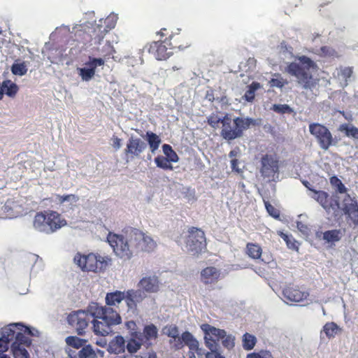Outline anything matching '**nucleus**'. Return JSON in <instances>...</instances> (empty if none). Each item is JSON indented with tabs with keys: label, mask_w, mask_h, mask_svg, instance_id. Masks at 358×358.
I'll return each mask as SVG.
<instances>
[{
	"label": "nucleus",
	"mask_w": 358,
	"mask_h": 358,
	"mask_svg": "<svg viewBox=\"0 0 358 358\" xmlns=\"http://www.w3.org/2000/svg\"><path fill=\"white\" fill-rule=\"evenodd\" d=\"M107 241L115 255L124 260H129L134 253L152 251L156 247L151 237L137 229H131L127 238L122 235L109 233Z\"/></svg>",
	"instance_id": "1"
},
{
	"label": "nucleus",
	"mask_w": 358,
	"mask_h": 358,
	"mask_svg": "<svg viewBox=\"0 0 358 358\" xmlns=\"http://www.w3.org/2000/svg\"><path fill=\"white\" fill-rule=\"evenodd\" d=\"M207 122L214 129L217 128L219 124L222 123L221 136L228 141L241 137L244 130L250 128L252 124H255L254 120L251 118L237 117L232 120L228 115H226L222 119L214 113L209 115Z\"/></svg>",
	"instance_id": "2"
},
{
	"label": "nucleus",
	"mask_w": 358,
	"mask_h": 358,
	"mask_svg": "<svg viewBox=\"0 0 358 358\" xmlns=\"http://www.w3.org/2000/svg\"><path fill=\"white\" fill-rule=\"evenodd\" d=\"M93 320V331L96 335L107 336L113 332V327L121 323L120 314L110 307L100 306L92 303L88 307Z\"/></svg>",
	"instance_id": "3"
},
{
	"label": "nucleus",
	"mask_w": 358,
	"mask_h": 358,
	"mask_svg": "<svg viewBox=\"0 0 358 358\" xmlns=\"http://www.w3.org/2000/svg\"><path fill=\"white\" fill-rule=\"evenodd\" d=\"M301 65L292 62L287 67V71L289 74L296 78L297 83L304 90L315 88L319 85L320 80L314 78L309 73V69L315 64L314 62L306 56H301L299 58Z\"/></svg>",
	"instance_id": "4"
},
{
	"label": "nucleus",
	"mask_w": 358,
	"mask_h": 358,
	"mask_svg": "<svg viewBox=\"0 0 358 358\" xmlns=\"http://www.w3.org/2000/svg\"><path fill=\"white\" fill-rule=\"evenodd\" d=\"M67 224L66 220L57 211L47 210L36 213L33 221L34 229L42 233H55Z\"/></svg>",
	"instance_id": "5"
},
{
	"label": "nucleus",
	"mask_w": 358,
	"mask_h": 358,
	"mask_svg": "<svg viewBox=\"0 0 358 358\" xmlns=\"http://www.w3.org/2000/svg\"><path fill=\"white\" fill-rule=\"evenodd\" d=\"M74 262L84 271L100 273L111 264L112 259L108 256L103 257L94 253L86 255L77 253L74 257Z\"/></svg>",
	"instance_id": "6"
},
{
	"label": "nucleus",
	"mask_w": 358,
	"mask_h": 358,
	"mask_svg": "<svg viewBox=\"0 0 358 358\" xmlns=\"http://www.w3.org/2000/svg\"><path fill=\"white\" fill-rule=\"evenodd\" d=\"M186 241L188 251L196 257L205 252L207 250V243L204 231L199 228L192 227L189 229Z\"/></svg>",
	"instance_id": "7"
},
{
	"label": "nucleus",
	"mask_w": 358,
	"mask_h": 358,
	"mask_svg": "<svg viewBox=\"0 0 358 358\" xmlns=\"http://www.w3.org/2000/svg\"><path fill=\"white\" fill-rule=\"evenodd\" d=\"M309 131L316 138L320 148L323 150H329L331 146L336 145L337 143L334 139L329 129L322 124H310Z\"/></svg>",
	"instance_id": "8"
},
{
	"label": "nucleus",
	"mask_w": 358,
	"mask_h": 358,
	"mask_svg": "<svg viewBox=\"0 0 358 358\" xmlns=\"http://www.w3.org/2000/svg\"><path fill=\"white\" fill-rule=\"evenodd\" d=\"M91 317H92L91 313L78 310L70 313L67 317V321L69 324L76 329L78 335L83 336Z\"/></svg>",
	"instance_id": "9"
},
{
	"label": "nucleus",
	"mask_w": 358,
	"mask_h": 358,
	"mask_svg": "<svg viewBox=\"0 0 358 358\" xmlns=\"http://www.w3.org/2000/svg\"><path fill=\"white\" fill-rule=\"evenodd\" d=\"M311 192L314 193L312 197L316 200L327 213L333 211L334 217L338 216L340 203L337 199L329 196L327 192L322 190L311 189Z\"/></svg>",
	"instance_id": "10"
},
{
	"label": "nucleus",
	"mask_w": 358,
	"mask_h": 358,
	"mask_svg": "<svg viewBox=\"0 0 358 358\" xmlns=\"http://www.w3.org/2000/svg\"><path fill=\"white\" fill-rule=\"evenodd\" d=\"M169 40L166 38L163 41H153L145 46L149 53L154 55L156 59L159 61L166 60L173 54V50H170Z\"/></svg>",
	"instance_id": "11"
},
{
	"label": "nucleus",
	"mask_w": 358,
	"mask_h": 358,
	"mask_svg": "<svg viewBox=\"0 0 358 358\" xmlns=\"http://www.w3.org/2000/svg\"><path fill=\"white\" fill-rule=\"evenodd\" d=\"M75 41L83 45H99L102 41L94 24L87 29H78L74 34Z\"/></svg>",
	"instance_id": "12"
},
{
	"label": "nucleus",
	"mask_w": 358,
	"mask_h": 358,
	"mask_svg": "<svg viewBox=\"0 0 358 358\" xmlns=\"http://www.w3.org/2000/svg\"><path fill=\"white\" fill-rule=\"evenodd\" d=\"M205 330V336L209 337L213 341H215L219 345V341L222 340L224 347L231 349L234 346V338L231 335H227L224 329H217L209 324L206 325Z\"/></svg>",
	"instance_id": "13"
},
{
	"label": "nucleus",
	"mask_w": 358,
	"mask_h": 358,
	"mask_svg": "<svg viewBox=\"0 0 358 358\" xmlns=\"http://www.w3.org/2000/svg\"><path fill=\"white\" fill-rule=\"evenodd\" d=\"M260 173L264 178L273 179L279 173V160L275 155L266 154L261 159Z\"/></svg>",
	"instance_id": "14"
},
{
	"label": "nucleus",
	"mask_w": 358,
	"mask_h": 358,
	"mask_svg": "<svg viewBox=\"0 0 358 358\" xmlns=\"http://www.w3.org/2000/svg\"><path fill=\"white\" fill-rule=\"evenodd\" d=\"M145 148L146 144L141 138L130 137L124 150L126 161L128 162L129 160L138 157Z\"/></svg>",
	"instance_id": "15"
},
{
	"label": "nucleus",
	"mask_w": 358,
	"mask_h": 358,
	"mask_svg": "<svg viewBox=\"0 0 358 358\" xmlns=\"http://www.w3.org/2000/svg\"><path fill=\"white\" fill-rule=\"evenodd\" d=\"M85 65L87 67L78 69V74L83 81H89L94 76L96 67L104 65V59L89 57Z\"/></svg>",
	"instance_id": "16"
},
{
	"label": "nucleus",
	"mask_w": 358,
	"mask_h": 358,
	"mask_svg": "<svg viewBox=\"0 0 358 358\" xmlns=\"http://www.w3.org/2000/svg\"><path fill=\"white\" fill-rule=\"evenodd\" d=\"M282 294L287 300L296 303L306 300L310 296L307 290H302L299 286L291 284L284 288Z\"/></svg>",
	"instance_id": "17"
},
{
	"label": "nucleus",
	"mask_w": 358,
	"mask_h": 358,
	"mask_svg": "<svg viewBox=\"0 0 358 358\" xmlns=\"http://www.w3.org/2000/svg\"><path fill=\"white\" fill-rule=\"evenodd\" d=\"M183 339L185 345L189 348L188 357L189 358H202L203 355L206 356L205 351L199 348V344L197 340L189 331L183 332Z\"/></svg>",
	"instance_id": "18"
},
{
	"label": "nucleus",
	"mask_w": 358,
	"mask_h": 358,
	"mask_svg": "<svg viewBox=\"0 0 358 358\" xmlns=\"http://www.w3.org/2000/svg\"><path fill=\"white\" fill-rule=\"evenodd\" d=\"M117 16L115 14H110L106 18H101L98 23L95 22L94 26L98 32L101 41H103L106 34L111 29L115 28Z\"/></svg>",
	"instance_id": "19"
},
{
	"label": "nucleus",
	"mask_w": 358,
	"mask_h": 358,
	"mask_svg": "<svg viewBox=\"0 0 358 358\" xmlns=\"http://www.w3.org/2000/svg\"><path fill=\"white\" fill-rule=\"evenodd\" d=\"M137 335L139 336L141 341L143 342V345L148 348L156 341L158 337V329L155 324H150L145 325L143 332H139Z\"/></svg>",
	"instance_id": "20"
},
{
	"label": "nucleus",
	"mask_w": 358,
	"mask_h": 358,
	"mask_svg": "<svg viewBox=\"0 0 358 358\" xmlns=\"http://www.w3.org/2000/svg\"><path fill=\"white\" fill-rule=\"evenodd\" d=\"M169 40V45H171L170 50H183L191 45V42L188 38L180 32L171 34L166 38Z\"/></svg>",
	"instance_id": "21"
},
{
	"label": "nucleus",
	"mask_w": 358,
	"mask_h": 358,
	"mask_svg": "<svg viewBox=\"0 0 358 358\" xmlns=\"http://www.w3.org/2000/svg\"><path fill=\"white\" fill-rule=\"evenodd\" d=\"M221 278V271L215 266H207L200 273V280L205 285H215Z\"/></svg>",
	"instance_id": "22"
},
{
	"label": "nucleus",
	"mask_w": 358,
	"mask_h": 358,
	"mask_svg": "<svg viewBox=\"0 0 358 358\" xmlns=\"http://www.w3.org/2000/svg\"><path fill=\"white\" fill-rule=\"evenodd\" d=\"M343 210L355 224H358V203L349 194H347L343 199Z\"/></svg>",
	"instance_id": "23"
},
{
	"label": "nucleus",
	"mask_w": 358,
	"mask_h": 358,
	"mask_svg": "<svg viewBox=\"0 0 358 358\" xmlns=\"http://www.w3.org/2000/svg\"><path fill=\"white\" fill-rule=\"evenodd\" d=\"M20 324H10L1 329L0 337V352H6L8 348V344L15 336V328Z\"/></svg>",
	"instance_id": "24"
},
{
	"label": "nucleus",
	"mask_w": 358,
	"mask_h": 358,
	"mask_svg": "<svg viewBox=\"0 0 358 358\" xmlns=\"http://www.w3.org/2000/svg\"><path fill=\"white\" fill-rule=\"evenodd\" d=\"M343 236V233L341 229H331L327 230L324 232L317 231L316 237L320 239H323L326 243L334 244L338 242Z\"/></svg>",
	"instance_id": "25"
},
{
	"label": "nucleus",
	"mask_w": 358,
	"mask_h": 358,
	"mask_svg": "<svg viewBox=\"0 0 358 358\" xmlns=\"http://www.w3.org/2000/svg\"><path fill=\"white\" fill-rule=\"evenodd\" d=\"M138 286L147 292H156L159 290V280L156 276L145 277L140 280Z\"/></svg>",
	"instance_id": "26"
},
{
	"label": "nucleus",
	"mask_w": 358,
	"mask_h": 358,
	"mask_svg": "<svg viewBox=\"0 0 358 358\" xmlns=\"http://www.w3.org/2000/svg\"><path fill=\"white\" fill-rule=\"evenodd\" d=\"M109 348L111 352L120 354L124 352L125 340L122 336H115L109 343Z\"/></svg>",
	"instance_id": "27"
},
{
	"label": "nucleus",
	"mask_w": 358,
	"mask_h": 358,
	"mask_svg": "<svg viewBox=\"0 0 358 358\" xmlns=\"http://www.w3.org/2000/svg\"><path fill=\"white\" fill-rule=\"evenodd\" d=\"M205 343L207 348L210 350L206 354V358H224L218 351V345L213 341L209 337H204Z\"/></svg>",
	"instance_id": "28"
},
{
	"label": "nucleus",
	"mask_w": 358,
	"mask_h": 358,
	"mask_svg": "<svg viewBox=\"0 0 358 358\" xmlns=\"http://www.w3.org/2000/svg\"><path fill=\"white\" fill-rule=\"evenodd\" d=\"M341 329L334 322H327L324 326L321 334L324 333L325 336L331 339L336 336L339 332L341 331Z\"/></svg>",
	"instance_id": "29"
},
{
	"label": "nucleus",
	"mask_w": 358,
	"mask_h": 358,
	"mask_svg": "<svg viewBox=\"0 0 358 358\" xmlns=\"http://www.w3.org/2000/svg\"><path fill=\"white\" fill-rule=\"evenodd\" d=\"M125 296V292L121 291H115L107 293L106 296V303L108 306H115L120 303Z\"/></svg>",
	"instance_id": "30"
},
{
	"label": "nucleus",
	"mask_w": 358,
	"mask_h": 358,
	"mask_svg": "<svg viewBox=\"0 0 358 358\" xmlns=\"http://www.w3.org/2000/svg\"><path fill=\"white\" fill-rule=\"evenodd\" d=\"M147 141L152 152H155L159 147L161 139L156 134L152 131L146 132Z\"/></svg>",
	"instance_id": "31"
},
{
	"label": "nucleus",
	"mask_w": 358,
	"mask_h": 358,
	"mask_svg": "<svg viewBox=\"0 0 358 358\" xmlns=\"http://www.w3.org/2000/svg\"><path fill=\"white\" fill-rule=\"evenodd\" d=\"M246 250L248 256L252 259H257L262 256V250L257 244L248 243L246 245Z\"/></svg>",
	"instance_id": "32"
},
{
	"label": "nucleus",
	"mask_w": 358,
	"mask_h": 358,
	"mask_svg": "<svg viewBox=\"0 0 358 358\" xmlns=\"http://www.w3.org/2000/svg\"><path fill=\"white\" fill-rule=\"evenodd\" d=\"M142 345H143V343L141 341L139 336H131L125 348H127L129 352L135 353Z\"/></svg>",
	"instance_id": "33"
},
{
	"label": "nucleus",
	"mask_w": 358,
	"mask_h": 358,
	"mask_svg": "<svg viewBox=\"0 0 358 358\" xmlns=\"http://www.w3.org/2000/svg\"><path fill=\"white\" fill-rule=\"evenodd\" d=\"M65 341L69 346H71L75 349H80V348H83L87 342V340L80 338L76 336H70L66 337Z\"/></svg>",
	"instance_id": "34"
},
{
	"label": "nucleus",
	"mask_w": 358,
	"mask_h": 358,
	"mask_svg": "<svg viewBox=\"0 0 358 358\" xmlns=\"http://www.w3.org/2000/svg\"><path fill=\"white\" fill-rule=\"evenodd\" d=\"M4 94L10 97H14L18 92L17 85L10 80L3 81Z\"/></svg>",
	"instance_id": "35"
},
{
	"label": "nucleus",
	"mask_w": 358,
	"mask_h": 358,
	"mask_svg": "<svg viewBox=\"0 0 358 358\" xmlns=\"http://www.w3.org/2000/svg\"><path fill=\"white\" fill-rule=\"evenodd\" d=\"M260 83L257 82H252L249 86L248 89L246 90L243 98L249 102H252L255 97V92L261 88Z\"/></svg>",
	"instance_id": "36"
},
{
	"label": "nucleus",
	"mask_w": 358,
	"mask_h": 358,
	"mask_svg": "<svg viewBox=\"0 0 358 358\" xmlns=\"http://www.w3.org/2000/svg\"><path fill=\"white\" fill-rule=\"evenodd\" d=\"M339 131L354 139L358 140V128L355 126H349L348 124H342L339 127Z\"/></svg>",
	"instance_id": "37"
},
{
	"label": "nucleus",
	"mask_w": 358,
	"mask_h": 358,
	"mask_svg": "<svg viewBox=\"0 0 358 358\" xmlns=\"http://www.w3.org/2000/svg\"><path fill=\"white\" fill-rule=\"evenodd\" d=\"M256 342V337L249 333H245L243 336V347L246 350L253 349Z\"/></svg>",
	"instance_id": "38"
},
{
	"label": "nucleus",
	"mask_w": 358,
	"mask_h": 358,
	"mask_svg": "<svg viewBox=\"0 0 358 358\" xmlns=\"http://www.w3.org/2000/svg\"><path fill=\"white\" fill-rule=\"evenodd\" d=\"M171 162L170 159L164 156H157L155 159L157 166L164 170H173V167Z\"/></svg>",
	"instance_id": "39"
},
{
	"label": "nucleus",
	"mask_w": 358,
	"mask_h": 358,
	"mask_svg": "<svg viewBox=\"0 0 358 358\" xmlns=\"http://www.w3.org/2000/svg\"><path fill=\"white\" fill-rule=\"evenodd\" d=\"M279 235L285 241L288 248L294 250H299V243L292 235H288L283 232H280Z\"/></svg>",
	"instance_id": "40"
},
{
	"label": "nucleus",
	"mask_w": 358,
	"mask_h": 358,
	"mask_svg": "<svg viewBox=\"0 0 358 358\" xmlns=\"http://www.w3.org/2000/svg\"><path fill=\"white\" fill-rule=\"evenodd\" d=\"M96 355L90 345H85L78 353V358H96Z\"/></svg>",
	"instance_id": "41"
},
{
	"label": "nucleus",
	"mask_w": 358,
	"mask_h": 358,
	"mask_svg": "<svg viewBox=\"0 0 358 358\" xmlns=\"http://www.w3.org/2000/svg\"><path fill=\"white\" fill-rule=\"evenodd\" d=\"M15 341L12 345L21 346L22 345L29 347L31 340L22 332H17L15 336Z\"/></svg>",
	"instance_id": "42"
},
{
	"label": "nucleus",
	"mask_w": 358,
	"mask_h": 358,
	"mask_svg": "<svg viewBox=\"0 0 358 358\" xmlns=\"http://www.w3.org/2000/svg\"><path fill=\"white\" fill-rule=\"evenodd\" d=\"M11 71L14 75L24 76L27 72V68L25 62L14 63L11 66Z\"/></svg>",
	"instance_id": "43"
},
{
	"label": "nucleus",
	"mask_w": 358,
	"mask_h": 358,
	"mask_svg": "<svg viewBox=\"0 0 358 358\" xmlns=\"http://www.w3.org/2000/svg\"><path fill=\"white\" fill-rule=\"evenodd\" d=\"M163 152L166 157L170 159L173 162H177L178 161V156L176 152L172 149L171 146L168 144H164L162 146Z\"/></svg>",
	"instance_id": "44"
},
{
	"label": "nucleus",
	"mask_w": 358,
	"mask_h": 358,
	"mask_svg": "<svg viewBox=\"0 0 358 358\" xmlns=\"http://www.w3.org/2000/svg\"><path fill=\"white\" fill-rule=\"evenodd\" d=\"M12 350L15 358H29L27 350L21 346L12 345Z\"/></svg>",
	"instance_id": "45"
},
{
	"label": "nucleus",
	"mask_w": 358,
	"mask_h": 358,
	"mask_svg": "<svg viewBox=\"0 0 358 358\" xmlns=\"http://www.w3.org/2000/svg\"><path fill=\"white\" fill-rule=\"evenodd\" d=\"M115 52L114 48L110 41H106L101 50V55L104 60L109 58Z\"/></svg>",
	"instance_id": "46"
},
{
	"label": "nucleus",
	"mask_w": 358,
	"mask_h": 358,
	"mask_svg": "<svg viewBox=\"0 0 358 358\" xmlns=\"http://www.w3.org/2000/svg\"><path fill=\"white\" fill-rule=\"evenodd\" d=\"M164 333L171 338L176 339L179 336L178 328L176 325L171 324L166 326L164 329Z\"/></svg>",
	"instance_id": "47"
},
{
	"label": "nucleus",
	"mask_w": 358,
	"mask_h": 358,
	"mask_svg": "<svg viewBox=\"0 0 358 358\" xmlns=\"http://www.w3.org/2000/svg\"><path fill=\"white\" fill-rule=\"evenodd\" d=\"M330 182L331 185L337 187V190L339 193L343 194L347 192V188L341 182V180L336 176H333L330 178Z\"/></svg>",
	"instance_id": "48"
},
{
	"label": "nucleus",
	"mask_w": 358,
	"mask_h": 358,
	"mask_svg": "<svg viewBox=\"0 0 358 358\" xmlns=\"http://www.w3.org/2000/svg\"><path fill=\"white\" fill-rule=\"evenodd\" d=\"M127 294L134 299L135 303L137 304L143 301L144 296L141 290H127Z\"/></svg>",
	"instance_id": "49"
},
{
	"label": "nucleus",
	"mask_w": 358,
	"mask_h": 358,
	"mask_svg": "<svg viewBox=\"0 0 358 358\" xmlns=\"http://www.w3.org/2000/svg\"><path fill=\"white\" fill-rule=\"evenodd\" d=\"M353 70L352 67H341L340 69L338 76L341 77L344 81H347L352 75Z\"/></svg>",
	"instance_id": "50"
},
{
	"label": "nucleus",
	"mask_w": 358,
	"mask_h": 358,
	"mask_svg": "<svg viewBox=\"0 0 358 358\" xmlns=\"http://www.w3.org/2000/svg\"><path fill=\"white\" fill-rule=\"evenodd\" d=\"M265 208L268 213L274 218H278L280 217V211L276 209L269 201H264Z\"/></svg>",
	"instance_id": "51"
},
{
	"label": "nucleus",
	"mask_w": 358,
	"mask_h": 358,
	"mask_svg": "<svg viewBox=\"0 0 358 358\" xmlns=\"http://www.w3.org/2000/svg\"><path fill=\"white\" fill-rule=\"evenodd\" d=\"M320 55L323 57H336L337 52L331 47L322 46L320 49Z\"/></svg>",
	"instance_id": "52"
},
{
	"label": "nucleus",
	"mask_w": 358,
	"mask_h": 358,
	"mask_svg": "<svg viewBox=\"0 0 358 358\" xmlns=\"http://www.w3.org/2000/svg\"><path fill=\"white\" fill-rule=\"evenodd\" d=\"M269 84L271 87L282 88L285 85L288 84V81L280 77V78H271L269 81Z\"/></svg>",
	"instance_id": "53"
},
{
	"label": "nucleus",
	"mask_w": 358,
	"mask_h": 358,
	"mask_svg": "<svg viewBox=\"0 0 358 358\" xmlns=\"http://www.w3.org/2000/svg\"><path fill=\"white\" fill-rule=\"evenodd\" d=\"M127 329L129 331L131 336H137L139 331H137V325L133 320L128 321L125 323Z\"/></svg>",
	"instance_id": "54"
},
{
	"label": "nucleus",
	"mask_w": 358,
	"mask_h": 358,
	"mask_svg": "<svg viewBox=\"0 0 358 358\" xmlns=\"http://www.w3.org/2000/svg\"><path fill=\"white\" fill-rule=\"evenodd\" d=\"M274 110L279 113H289L292 111V108L287 104L274 105Z\"/></svg>",
	"instance_id": "55"
},
{
	"label": "nucleus",
	"mask_w": 358,
	"mask_h": 358,
	"mask_svg": "<svg viewBox=\"0 0 358 358\" xmlns=\"http://www.w3.org/2000/svg\"><path fill=\"white\" fill-rule=\"evenodd\" d=\"M129 308L133 309L136 308V303L134 301V299L130 296L129 294H127V291L125 292L124 299Z\"/></svg>",
	"instance_id": "56"
},
{
	"label": "nucleus",
	"mask_w": 358,
	"mask_h": 358,
	"mask_svg": "<svg viewBox=\"0 0 358 358\" xmlns=\"http://www.w3.org/2000/svg\"><path fill=\"white\" fill-rule=\"evenodd\" d=\"M174 348L177 350L181 349L185 344V341L183 339V333L181 335V337L179 336L176 339H174Z\"/></svg>",
	"instance_id": "57"
},
{
	"label": "nucleus",
	"mask_w": 358,
	"mask_h": 358,
	"mask_svg": "<svg viewBox=\"0 0 358 358\" xmlns=\"http://www.w3.org/2000/svg\"><path fill=\"white\" fill-rule=\"evenodd\" d=\"M238 164H239V162L236 159H232L231 160V167L232 171H234L237 173H242V170L238 167Z\"/></svg>",
	"instance_id": "58"
},
{
	"label": "nucleus",
	"mask_w": 358,
	"mask_h": 358,
	"mask_svg": "<svg viewBox=\"0 0 358 358\" xmlns=\"http://www.w3.org/2000/svg\"><path fill=\"white\" fill-rule=\"evenodd\" d=\"M112 141H113L112 145H113V148L115 150H119L121 148V146H122V143H121L122 140L120 138H118L116 136H113Z\"/></svg>",
	"instance_id": "59"
},
{
	"label": "nucleus",
	"mask_w": 358,
	"mask_h": 358,
	"mask_svg": "<svg viewBox=\"0 0 358 358\" xmlns=\"http://www.w3.org/2000/svg\"><path fill=\"white\" fill-rule=\"evenodd\" d=\"M296 226H297L298 229L300 231H301L304 234H308V232L309 231V228L307 225L304 224L301 222H298Z\"/></svg>",
	"instance_id": "60"
},
{
	"label": "nucleus",
	"mask_w": 358,
	"mask_h": 358,
	"mask_svg": "<svg viewBox=\"0 0 358 358\" xmlns=\"http://www.w3.org/2000/svg\"><path fill=\"white\" fill-rule=\"evenodd\" d=\"M74 196H75L73 194H67L63 196L57 195V198L58 199L59 201L62 203L65 201H69L71 197L74 198Z\"/></svg>",
	"instance_id": "61"
},
{
	"label": "nucleus",
	"mask_w": 358,
	"mask_h": 358,
	"mask_svg": "<svg viewBox=\"0 0 358 358\" xmlns=\"http://www.w3.org/2000/svg\"><path fill=\"white\" fill-rule=\"evenodd\" d=\"M206 98L210 102L214 101L215 97H214V93H213V90L207 91L206 94Z\"/></svg>",
	"instance_id": "62"
},
{
	"label": "nucleus",
	"mask_w": 358,
	"mask_h": 358,
	"mask_svg": "<svg viewBox=\"0 0 358 358\" xmlns=\"http://www.w3.org/2000/svg\"><path fill=\"white\" fill-rule=\"evenodd\" d=\"M238 151H239L238 148H236V149L231 150L229 153V157L232 158V157H236L238 155Z\"/></svg>",
	"instance_id": "63"
},
{
	"label": "nucleus",
	"mask_w": 358,
	"mask_h": 358,
	"mask_svg": "<svg viewBox=\"0 0 358 358\" xmlns=\"http://www.w3.org/2000/svg\"><path fill=\"white\" fill-rule=\"evenodd\" d=\"M264 356L261 355L259 353H250L247 356V358H263Z\"/></svg>",
	"instance_id": "64"
}]
</instances>
